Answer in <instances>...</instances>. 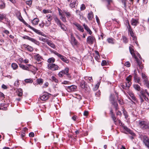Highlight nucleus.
I'll use <instances>...</instances> for the list:
<instances>
[{
    "label": "nucleus",
    "mask_w": 149,
    "mask_h": 149,
    "mask_svg": "<svg viewBox=\"0 0 149 149\" xmlns=\"http://www.w3.org/2000/svg\"><path fill=\"white\" fill-rule=\"evenodd\" d=\"M70 42L73 46L77 45L79 44V42L76 39L72 34H71Z\"/></svg>",
    "instance_id": "5"
},
{
    "label": "nucleus",
    "mask_w": 149,
    "mask_h": 149,
    "mask_svg": "<svg viewBox=\"0 0 149 149\" xmlns=\"http://www.w3.org/2000/svg\"><path fill=\"white\" fill-rule=\"evenodd\" d=\"M5 7V4L4 1L0 0V9L4 8Z\"/></svg>",
    "instance_id": "29"
},
{
    "label": "nucleus",
    "mask_w": 149,
    "mask_h": 149,
    "mask_svg": "<svg viewBox=\"0 0 149 149\" xmlns=\"http://www.w3.org/2000/svg\"><path fill=\"white\" fill-rule=\"evenodd\" d=\"M80 85L81 88L83 89L85 88L86 86V82L84 80H82L81 81Z\"/></svg>",
    "instance_id": "31"
},
{
    "label": "nucleus",
    "mask_w": 149,
    "mask_h": 149,
    "mask_svg": "<svg viewBox=\"0 0 149 149\" xmlns=\"http://www.w3.org/2000/svg\"><path fill=\"white\" fill-rule=\"evenodd\" d=\"M143 139V142L146 146L149 148V139L146 136H143L142 137Z\"/></svg>",
    "instance_id": "8"
},
{
    "label": "nucleus",
    "mask_w": 149,
    "mask_h": 149,
    "mask_svg": "<svg viewBox=\"0 0 149 149\" xmlns=\"http://www.w3.org/2000/svg\"><path fill=\"white\" fill-rule=\"evenodd\" d=\"M64 13L66 15V16L68 18L70 17V14L69 12L65 11Z\"/></svg>",
    "instance_id": "55"
},
{
    "label": "nucleus",
    "mask_w": 149,
    "mask_h": 149,
    "mask_svg": "<svg viewBox=\"0 0 149 149\" xmlns=\"http://www.w3.org/2000/svg\"><path fill=\"white\" fill-rule=\"evenodd\" d=\"M123 42H125V43H126L128 42V40L127 38H126V37L124 36H123Z\"/></svg>",
    "instance_id": "56"
},
{
    "label": "nucleus",
    "mask_w": 149,
    "mask_h": 149,
    "mask_svg": "<svg viewBox=\"0 0 149 149\" xmlns=\"http://www.w3.org/2000/svg\"><path fill=\"white\" fill-rule=\"evenodd\" d=\"M128 31L131 36L132 37L133 40H135L136 39V38L134 36V34L132 30V29H130V30H129Z\"/></svg>",
    "instance_id": "28"
},
{
    "label": "nucleus",
    "mask_w": 149,
    "mask_h": 149,
    "mask_svg": "<svg viewBox=\"0 0 149 149\" xmlns=\"http://www.w3.org/2000/svg\"><path fill=\"white\" fill-rule=\"evenodd\" d=\"M111 116V118H112L113 120V121L114 123L116 124V117L115 115L114 114H112Z\"/></svg>",
    "instance_id": "48"
},
{
    "label": "nucleus",
    "mask_w": 149,
    "mask_h": 149,
    "mask_svg": "<svg viewBox=\"0 0 149 149\" xmlns=\"http://www.w3.org/2000/svg\"><path fill=\"white\" fill-rule=\"evenodd\" d=\"M86 8L85 5L84 4H82L80 7V10H84Z\"/></svg>",
    "instance_id": "54"
},
{
    "label": "nucleus",
    "mask_w": 149,
    "mask_h": 149,
    "mask_svg": "<svg viewBox=\"0 0 149 149\" xmlns=\"http://www.w3.org/2000/svg\"><path fill=\"white\" fill-rule=\"evenodd\" d=\"M111 103H112V105L114 106L116 110H117L118 109V104L116 102L113 101V102H111Z\"/></svg>",
    "instance_id": "34"
},
{
    "label": "nucleus",
    "mask_w": 149,
    "mask_h": 149,
    "mask_svg": "<svg viewBox=\"0 0 149 149\" xmlns=\"http://www.w3.org/2000/svg\"><path fill=\"white\" fill-rule=\"evenodd\" d=\"M62 71L63 72L64 74H68L69 71V68H66L64 70H63Z\"/></svg>",
    "instance_id": "50"
},
{
    "label": "nucleus",
    "mask_w": 149,
    "mask_h": 149,
    "mask_svg": "<svg viewBox=\"0 0 149 149\" xmlns=\"http://www.w3.org/2000/svg\"><path fill=\"white\" fill-rule=\"evenodd\" d=\"M125 65L126 66L128 67H129L130 65V64L129 62V61H127L126 62L125 64Z\"/></svg>",
    "instance_id": "57"
},
{
    "label": "nucleus",
    "mask_w": 149,
    "mask_h": 149,
    "mask_svg": "<svg viewBox=\"0 0 149 149\" xmlns=\"http://www.w3.org/2000/svg\"><path fill=\"white\" fill-rule=\"evenodd\" d=\"M60 19L62 20V21L64 22H66V18L63 15L61 16Z\"/></svg>",
    "instance_id": "52"
},
{
    "label": "nucleus",
    "mask_w": 149,
    "mask_h": 149,
    "mask_svg": "<svg viewBox=\"0 0 149 149\" xmlns=\"http://www.w3.org/2000/svg\"><path fill=\"white\" fill-rule=\"evenodd\" d=\"M54 19L55 22L58 26H59L62 23L60 20L56 17H54Z\"/></svg>",
    "instance_id": "23"
},
{
    "label": "nucleus",
    "mask_w": 149,
    "mask_h": 149,
    "mask_svg": "<svg viewBox=\"0 0 149 149\" xmlns=\"http://www.w3.org/2000/svg\"><path fill=\"white\" fill-rule=\"evenodd\" d=\"M114 40L112 38H108L107 39V41L109 43L113 44V41Z\"/></svg>",
    "instance_id": "42"
},
{
    "label": "nucleus",
    "mask_w": 149,
    "mask_h": 149,
    "mask_svg": "<svg viewBox=\"0 0 149 149\" xmlns=\"http://www.w3.org/2000/svg\"><path fill=\"white\" fill-rule=\"evenodd\" d=\"M134 88L136 91H140L141 90V88L138 84H134L133 85Z\"/></svg>",
    "instance_id": "21"
},
{
    "label": "nucleus",
    "mask_w": 149,
    "mask_h": 149,
    "mask_svg": "<svg viewBox=\"0 0 149 149\" xmlns=\"http://www.w3.org/2000/svg\"><path fill=\"white\" fill-rule=\"evenodd\" d=\"M77 86L74 85L68 86L66 88V89L69 92H72L76 90Z\"/></svg>",
    "instance_id": "9"
},
{
    "label": "nucleus",
    "mask_w": 149,
    "mask_h": 149,
    "mask_svg": "<svg viewBox=\"0 0 149 149\" xmlns=\"http://www.w3.org/2000/svg\"><path fill=\"white\" fill-rule=\"evenodd\" d=\"M25 81L26 83H32L33 81L31 79H26L25 80Z\"/></svg>",
    "instance_id": "49"
},
{
    "label": "nucleus",
    "mask_w": 149,
    "mask_h": 149,
    "mask_svg": "<svg viewBox=\"0 0 149 149\" xmlns=\"http://www.w3.org/2000/svg\"><path fill=\"white\" fill-rule=\"evenodd\" d=\"M95 40V39L94 37L89 36L87 39V42L88 44H92Z\"/></svg>",
    "instance_id": "11"
},
{
    "label": "nucleus",
    "mask_w": 149,
    "mask_h": 149,
    "mask_svg": "<svg viewBox=\"0 0 149 149\" xmlns=\"http://www.w3.org/2000/svg\"><path fill=\"white\" fill-rule=\"evenodd\" d=\"M139 124L141 127L143 129L149 128V123L141 120L139 121Z\"/></svg>",
    "instance_id": "2"
},
{
    "label": "nucleus",
    "mask_w": 149,
    "mask_h": 149,
    "mask_svg": "<svg viewBox=\"0 0 149 149\" xmlns=\"http://www.w3.org/2000/svg\"><path fill=\"white\" fill-rule=\"evenodd\" d=\"M63 74H64L63 72L62 71L59 73L58 75L59 77H61L63 76Z\"/></svg>",
    "instance_id": "59"
},
{
    "label": "nucleus",
    "mask_w": 149,
    "mask_h": 149,
    "mask_svg": "<svg viewBox=\"0 0 149 149\" xmlns=\"http://www.w3.org/2000/svg\"><path fill=\"white\" fill-rule=\"evenodd\" d=\"M107 62L105 60H103L102 61V62L101 63V65L102 66H104L107 64Z\"/></svg>",
    "instance_id": "60"
},
{
    "label": "nucleus",
    "mask_w": 149,
    "mask_h": 149,
    "mask_svg": "<svg viewBox=\"0 0 149 149\" xmlns=\"http://www.w3.org/2000/svg\"><path fill=\"white\" fill-rule=\"evenodd\" d=\"M53 52L58 57L60 58L64 62L66 63H69V61L65 57L59 54L57 52L55 51H53Z\"/></svg>",
    "instance_id": "3"
},
{
    "label": "nucleus",
    "mask_w": 149,
    "mask_h": 149,
    "mask_svg": "<svg viewBox=\"0 0 149 149\" xmlns=\"http://www.w3.org/2000/svg\"><path fill=\"white\" fill-rule=\"evenodd\" d=\"M32 2V1L31 0L28 1H26V3L29 5H30L31 4Z\"/></svg>",
    "instance_id": "63"
},
{
    "label": "nucleus",
    "mask_w": 149,
    "mask_h": 149,
    "mask_svg": "<svg viewBox=\"0 0 149 149\" xmlns=\"http://www.w3.org/2000/svg\"><path fill=\"white\" fill-rule=\"evenodd\" d=\"M11 66L14 70L17 69L18 67L17 64L15 63H13L11 64Z\"/></svg>",
    "instance_id": "40"
},
{
    "label": "nucleus",
    "mask_w": 149,
    "mask_h": 149,
    "mask_svg": "<svg viewBox=\"0 0 149 149\" xmlns=\"http://www.w3.org/2000/svg\"><path fill=\"white\" fill-rule=\"evenodd\" d=\"M19 67L24 70L30 71L29 67L22 64H19Z\"/></svg>",
    "instance_id": "15"
},
{
    "label": "nucleus",
    "mask_w": 149,
    "mask_h": 149,
    "mask_svg": "<svg viewBox=\"0 0 149 149\" xmlns=\"http://www.w3.org/2000/svg\"><path fill=\"white\" fill-rule=\"evenodd\" d=\"M49 97V94H45L43 95L40 97V99L42 101L47 100Z\"/></svg>",
    "instance_id": "14"
},
{
    "label": "nucleus",
    "mask_w": 149,
    "mask_h": 149,
    "mask_svg": "<svg viewBox=\"0 0 149 149\" xmlns=\"http://www.w3.org/2000/svg\"><path fill=\"white\" fill-rule=\"evenodd\" d=\"M37 82L39 84H42L43 82V80L42 79H37Z\"/></svg>",
    "instance_id": "39"
},
{
    "label": "nucleus",
    "mask_w": 149,
    "mask_h": 149,
    "mask_svg": "<svg viewBox=\"0 0 149 149\" xmlns=\"http://www.w3.org/2000/svg\"><path fill=\"white\" fill-rule=\"evenodd\" d=\"M43 12L45 14V13H49V12H51V11L50 10H46L44 9L43 10Z\"/></svg>",
    "instance_id": "58"
},
{
    "label": "nucleus",
    "mask_w": 149,
    "mask_h": 149,
    "mask_svg": "<svg viewBox=\"0 0 149 149\" xmlns=\"http://www.w3.org/2000/svg\"><path fill=\"white\" fill-rule=\"evenodd\" d=\"M59 26H60L61 28V29H62L63 31H68V29L66 27L64 24L62 23Z\"/></svg>",
    "instance_id": "32"
},
{
    "label": "nucleus",
    "mask_w": 149,
    "mask_h": 149,
    "mask_svg": "<svg viewBox=\"0 0 149 149\" xmlns=\"http://www.w3.org/2000/svg\"><path fill=\"white\" fill-rule=\"evenodd\" d=\"M126 22H127V24H128V26H127V28H128V30L129 31V30H130V29H132L131 28V26H130V24L129 21L128 20H127L126 21Z\"/></svg>",
    "instance_id": "53"
},
{
    "label": "nucleus",
    "mask_w": 149,
    "mask_h": 149,
    "mask_svg": "<svg viewBox=\"0 0 149 149\" xmlns=\"http://www.w3.org/2000/svg\"><path fill=\"white\" fill-rule=\"evenodd\" d=\"M129 50L130 53L133 56H135V54L134 53V50L131 47H129Z\"/></svg>",
    "instance_id": "37"
},
{
    "label": "nucleus",
    "mask_w": 149,
    "mask_h": 149,
    "mask_svg": "<svg viewBox=\"0 0 149 149\" xmlns=\"http://www.w3.org/2000/svg\"><path fill=\"white\" fill-rule=\"evenodd\" d=\"M74 25L77 28V29L82 32L84 31V29L78 23L74 24Z\"/></svg>",
    "instance_id": "16"
},
{
    "label": "nucleus",
    "mask_w": 149,
    "mask_h": 149,
    "mask_svg": "<svg viewBox=\"0 0 149 149\" xmlns=\"http://www.w3.org/2000/svg\"><path fill=\"white\" fill-rule=\"evenodd\" d=\"M39 40L40 41H42L45 42H46L47 43L49 40L48 39L44 38L42 37H40L39 38Z\"/></svg>",
    "instance_id": "35"
},
{
    "label": "nucleus",
    "mask_w": 149,
    "mask_h": 149,
    "mask_svg": "<svg viewBox=\"0 0 149 149\" xmlns=\"http://www.w3.org/2000/svg\"><path fill=\"white\" fill-rule=\"evenodd\" d=\"M138 23V20L136 19L132 18L131 20V25L133 26H136Z\"/></svg>",
    "instance_id": "19"
},
{
    "label": "nucleus",
    "mask_w": 149,
    "mask_h": 149,
    "mask_svg": "<svg viewBox=\"0 0 149 149\" xmlns=\"http://www.w3.org/2000/svg\"><path fill=\"white\" fill-rule=\"evenodd\" d=\"M39 22V19H38L35 18L32 21V23L33 24L35 25L37 24Z\"/></svg>",
    "instance_id": "30"
},
{
    "label": "nucleus",
    "mask_w": 149,
    "mask_h": 149,
    "mask_svg": "<svg viewBox=\"0 0 149 149\" xmlns=\"http://www.w3.org/2000/svg\"><path fill=\"white\" fill-rule=\"evenodd\" d=\"M116 96L117 97L118 101L119 103L120 104H123V101H121V100L120 99H119L118 95L116 93Z\"/></svg>",
    "instance_id": "46"
},
{
    "label": "nucleus",
    "mask_w": 149,
    "mask_h": 149,
    "mask_svg": "<svg viewBox=\"0 0 149 149\" xmlns=\"http://www.w3.org/2000/svg\"><path fill=\"white\" fill-rule=\"evenodd\" d=\"M23 38L24 39H27L36 44V45H38L39 44V42L37 40H36L34 38H31L28 36H25L23 37Z\"/></svg>",
    "instance_id": "10"
},
{
    "label": "nucleus",
    "mask_w": 149,
    "mask_h": 149,
    "mask_svg": "<svg viewBox=\"0 0 149 149\" xmlns=\"http://www.w3.org/2000/svg\"><path fill=\"white\" fill-rule=\"evenodd\" d=\"M110 100L111 102H111H113H113L115 101V100H114V98L113 96L112 95H110Z\"/></svg>",
    "instance_id": "51"
},
{
    "label": "nucleus",
    "mask_w": 149,
    "mask_h": 149,
    "mask_svg": "<svg viewBox=\"0 0 149 149\" xmlns=\"http://www.w3.org/2000/svg\"><path fill=\"white\" fill-rule=\"evenodd\" d=\"M93 17V15L92 12H91L88 14L87 17L89 20H91Z\"/></svg>",
    "instance_id": "27"
},
{
    "label": "nucleus",
    "mask_w": 149,
    "mask_h": 149,
    "mask_svg": "<svg viewBox=\"0 0 149 149\" xmlns=\"http://www.w3.org/2000/svg\"><path fill=\"white\" fill-rule=\"evenodd\" d=\"M83 26L85 29L88 32L89 34L91 35L92 33V32L88 26L84 24H83Z\"/></svg>",
    "instance_id": "18"
},
{
    "label": "nucleus",
    "mask_w": 149,
    "mask_h": 149,
    "mask_svg": "<svg viewBox=\"0 0 149 149\" xmlns=\"http://www.w3.org/2000/svg\"><path fill=\"white\" fill-rule=\"evenodd\" d=\"M35 58L38 61H41L42 59L41 56L39 54H37L35 56Z\"/></svg>",
    "instance_id": "33"
},
{
    "label": "nucleus",
    "mask_w": 149,
    "mask_h": 149,
    "mask_svg": "<svg viewBox=\"0 0 149 149\" xmlns=\"http://www.w3.org/2000/svg\"><path fill=\"white\" fill-rule=\"evenodd\" d=\"M134 79H135L137 82L139 84H140V78L139 77H137V75L136 74H135V76H134Z\"/></svg>",
    "instance_id": "45"
},
{
    "label": "nucleus",
    "mask_w": 149,
    "mask_h": 149,
    "mask_svg": "<svg viewBox=\"0 0 149 149\" xmlns=\"http://www.w3.org/2000/svg\"><path fill=\"white\" fill-rule=\"evenodd\" d=\"M145 92L141 90L140 91V94L139 95V96L140 99V102L141 103H142L144 101L143 98H144L147 101L146 99L148 100V98H146V95H145Z\"/></svg>",
    "instance_id": "7"
},
{
    "label": "nucleus",
    "mask_w": 149,
    "mask_h": 149,
    "mask_svg": "<svg viewBox=\"0 0 149 149\" xmlns=\"http://www.w3.org/2000/svg\"><path fill=\"white\" fill-rule=\"evenodd\" d=\"M29 136L30 137H33L34 136V134L33 132H31L29 134Z\"/></svg>",
    "instance_id": "62"
},
{
    "label": "nucleus",
    "mask_w": 149,
    "mask_h": 149,
    "mask_svg": "<svg viewBox=\"0 0 149 149\" xmlns=\"http://www.w3.org/2000/svg\"><path fill=\"white\" fill-rule=\"evenodd\" d=\"M130 97L134 101H136V98L134 96V94L132 92H130L128 93Z\"/></svg>",
    "instance_id": "24"
},
{
    "label": "nucleus",
    "mask_w": 149,
    "mask_h": 149,
    "mask_svg": "<svg viewBox=\"0 0 149 149\" xmlns=\"http://www.w3.org/2000/svg\"><path fill=\"white\" fill-rule=\"evenodd\" d=\"M122 127L124 130H125L127 132H130V130L129 129H128L127 127L125 126L124 125H122Z\"/></svg>",
    "instance_id": "47"
},
{
    "label": "nucleus",
    "mask_w": 149,
    "mask_h": 149,
    "mask_svg": "<svg viewBox=\"0 0 149 149\" xmlns=\"http://www.w3.org/2000/svg\"><path fill=\"white\" fill-rule=\"evenodd\" d=\"M141 76L142 79H143V82L145 85L149 88V81L147 76L143 73H142Z\"/></svg>",
    "instance_id": "4"
},
{
    "label": "nucleus",
    "mask_w": 149,
    "mask_h": 149,
    "mask_svg": "<svg viewBox=\"0 0 149 149\" xmlns=\"http://www.w3.org/2000/svg\"><path fill=\"white\" fill-rule=\"evenodd\" d=\"M17 95L21 97L22 95V90L21 88L18 89L16 91Z\"/></svg>",
    "instance_id": "25"
},
{
    "label": "nucleus",
    "mask_w": 149,
    "mask_h": 149,
    "mask_svg": "<svg viewBox=\"0 0 149 149\" xmlns=\"http://www.w3.org/2000/svg\"><path fill=\"white\" fill-rule=\"evenodd\" d=\"M27 130V129L26 128H24L22 132H21V136L22 138L23 139H24V137L25 135V132Z\"/></svg>",
    "instance_id": "26"
},
{
    "label": "nucleus",
    "mask_w": 149,
    "mask_h": 149,
    "mask_svg": "<svg viewBox=\"0 0 149 149\" xmlns=\"http://www.w3.org/2000/svg\"><path fill=\"white\" fill-rule=\"evenodd\" d=\"M31 29L33 30V31H34L35 32L39 35H40V34H42V32H40V31L36 29L33 27Z\"/></svg>",
    "instance_id": "38"
},
{
    "label": "nucleus",
    "mask_w": 149,
    "mask_h": 149,
    "mask_svg": "<svg viewBox=\"0 0 149 149\" xmlns=\"http://www.w3.org/2000/svg\"><path fill=\"white\" fill-rule=\"evenodd\" d=\"M48 68L53 71L57 70H58L59 68L58 65L54 63L52 64H48Z\"/></svg>",
    "instance_id": "6"
},
{
    "label": "nucleus",
    "mask_w": 149,
    "mask_h": 149,
    "mask_svg": "<svg viewBox=\"0 0 149 149\" xmlns=\"http://www.w3.org/2000/svg\"><path fill=\"white\" fill-rule=\"evenodd\" d=\"M47 44L52 48L55 49V45L50 40H49L47 42Z\"/></svg>",
    "instance_id": "22"
},
{
    "label": "nucleus",
    "mask_w": 149,
    "mask_h": 149,
    "mask_svg": "<svg viewBox=\"0 0 149 149\" xmlns=\"http://www.w3.org/2000/svg\"><path fill=\"white\" fill-rule=\"evenodd\" d=\"M6 15L5 14L0 13V22H1L4 19L6 18Z\"/></svg>",
    "instance_id": "17"
},
{
    "label": "nucleus",
    "mask_w": 149,
    "mask_h": 149,
    "mask_svg": "<svg viewBox=\"0 0 149 149\" xmlns=\"http://www.w3.org/2000/svg\"><path fill=\"white\" fill-rule=\"evenodd\" d=\"M132 76L130 75L126 79V81L123 83L121 85L123 89H125L126 87L129 88L131 85L132 83L131 82Z\"/></svg>",
    "instance_id": "1"
},
{
    "label": "nucleus",
    "mask_w": 149,
    "mask_h": 149,
    "mask_svg": "<svg viewBox=\"0 0 149 149\" xmlns=\"http://www.w3.org/2000/svg\"><path fill=\"white\" fill-rule=\"evenodd\" d=\"M46 17H47V20L49 22H51L52 19V17L50 15H48L46 16Z\"/></svg>",
    "instance_id": "41"
},
{
    "label": "nucleus",
    "mask_w": 149,
    "mask_h": 149,
    "mask_svg": "<svg viewBox=\"0 0 149 149\" xmlns=\"http://www.w3.org/2000/svg\"><path fill=\"white\" fill-rule=\"evenodd\" d=\"M78 4V1L77 0H75L72 2L70 3L69 4V6L71 8H75L76 6H77Z\"/></svg>",
    "instance_id": "13"
},
{
    "label": "nucleus",
    "mask_w": 149,
    "mask_h": 149,
    "mask_svg": "<svg viewBox=\"0 0 149 149\" xmlns=\"http://www.w3.org/2000/svg\"><path fill=\"white\" fill-rule=\"evenodd\" d=\"M88 112L87 111H85L84 112V115L85 116H87L88 115Z\"/></svg>",
    "instance_id": "64"
},
{
    "label": "nucleus",
    "mask_w": 149,
    "mask_h": 149,
    "mask_svg": "<svg viewBox=\"0 0 149 149\" xmlns=\"http://www.w3.org/2000/svg\"><path fill=\"white\" fill-rule=\"evenodd\" d=\"M19 81L18 80H17V81H16L15 82V85L17 86V87L19 85Z\"/></svg>",
    "instance_id": "61"
},
{
    "label": "nucleus",
    "mask_w": 149,
    "mask_h": 149,
    "mask_svg": "<svg viewBox=\"0 0 149 149\" xmlns=\"http://www.w3.org/2000/svg\"><path fill=\"white\" fill-rule=\"evenodd\" d=\"M55 61V59L53 57L49 58L47 60V62L49 63L48 64H52Z\"/></svg>",
    "instance_id": "20"
},
{
    "label": "nucleus",
    "mask_w": 149,
    "mask_h": 149,
    "mask_svg": "<svg viewBox=\"0 0 149 149\" xmlns=\"http://www.w3.org/2000/svg\"><path fill=\"white\" fill-rule=\"evenodd\" d=\"M22 47L24 48L30 52H32L33 50V48L32 47L29 45H27L26 44H23L22 45Z\"/></svg>",
    "instance_id": "12"
},
{
    "label": "nucleus",
    "mask_w": 149,
    "mask_h": 149,
    "mask_svg": "<svg viewBox=\"0 0 149 149\" xmlns=\"http://www.w3.org/2000/svg\"><path fill=\"white\" fill-rule=\"evenodd\" d=\"M134 58L136 59L138 65L140 66V65L141 64V62H140L139 60L136 57V56H134Z\"/></svg>",
    "instance_id": "44"
},
{
    "label": "nucleus",
    "mask_w": 149,
    "mask_h": 149,
    "mask_svg": "<svg viewBox=\"0 0 149 149\" xmlns=\"http://www.w3.org/2000/svg\"><path fill=\"white\" fill-rule=\"evenodd\" d=\"M50 80L54 82L55 83H57L58 81V80L54 76H52Z\"/></svg>",
    "instance_id": "36"
},
{
    "label": "nucleus",
    "mask_w": 149,
    "mask_h": 149,
    "mask_svg": "<svg viewBox=\"0 0 149 149\" xmlns=\"http://www.w3.org/2000/svg\"><path fill=\"white\" fill-rule=\"evenodd\" d=\"M123 112L124 116H125V118L127 119L128 116L127 112L124 109H123Z\"/></svg>",
    "instance_id": "43"
}]
</instances>
